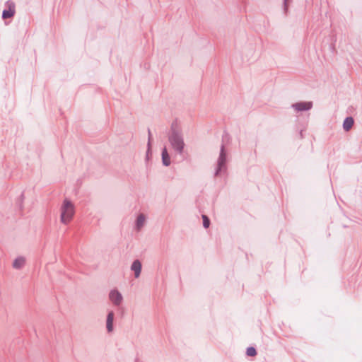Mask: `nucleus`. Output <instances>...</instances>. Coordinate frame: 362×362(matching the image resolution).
Masks as SVG:
<instances>
[{"label":"nucleus","instance_id":"f257e3e1","mask_svg":"<svg viewBox=\"0 0 362 362\" xmlns=\"http://www.w3.org/2000/svg\"><path fill=\"white\" fill-rule=\"evenodd\" d=\"M230 141L231 136L230 134L226 130H224L222 135L218 157L215 164L214 177H222L228 175V165L230 160V156L227 146L230 144Z\"/></svg>","mask_w":362,"mask_h":362},{"label":"nucleus","instance_id":"f03ea898","mask_svg":"<svg viewBox=\"0 0 362 362\" xmlns=\"http://www.w3.org/2000/svg\"><path fill=\"white\" fill-rule=\"evenodd\" d=\"M74 208L72 202L65 199L60 209V220L61 222L67 224L74 217Z\"/></svg>","mask_w":362,"mask_h":362},{"label":"nucleus","instance_id":"7ed1b4c3","mask_svg":"<svg viewBox=\"0 0 362 362\" xmlns=\"http://www.w3.org/2000/svg\"><path fill=\"white\" fill-rule=\"evenodd\" d=\"M168 141L176 153L182 156L185 146L182 133L169 134Z\"/></svg>","mask_w":362,"mask_h":362},{"label":"nucleus","instance_id":"20e7f679","mask_svg":"<svg viewBox=\"0 0 362 362\" xmlns=\"http://www.w3.org/2000/svg\"><path fill=\"white\" fill-rule=\"evenodd\" d=\"M337 35L332 33L330 35L325 37L322 43V49L325 51L327 49L331 54H335L337 53L336 49Z\"/></svg>","mask_w":362,"mask_h":362},{"label":"nucleus","instance_id":"39448f33","mask_svg":"<svg viewBox=\"0 0 362 362\" xmlns=\"http://www.w3.org/2000/svg\"><path fill=\"white\" fill-rule=\"evenodd\" d=\"M109 298L112 303L117 307L118 311H119L121 315H123L124 311L120 306V304L123 301V296L122 293L117 288H113L110 291Z\"/></svg>","mask_w":362,"mask_h":362},{"label":"nucleus","instance_id":"423d86ee","mask_svg":"<svg viewBox=\"0 0 362 362\" xmlns=\"http://www.w3.org/2000/svg\"><path fill=\"white\" fill-rule=\"evenodd\" d=\"M296 112H302L310 110L313 107L312 101L300 100L292 103L291 105Z\"/></svg>","mask_w":362,"mask_h":362},{"label":"nucleus","instance_id":"0eeeda50","mask_svg":"<svg viewBox=\"0 0 362 362\" xmlns=\"http://www.w3.org/2000/svg\"><path fill=\"white\" fill-rule=\"evenodd\" d=\"M16 14V4L12 0H8L5 2V8L2 11L1 18L6 19L12 18Z\"/></svg>","mask_w":362,"mask_h":362},{"label":"nucleus","instance_id":"6e6552de","mask_svg":"<svg viewBox=\"0 0 362 362\" xmlns=\"http://www.w3.org/2000/svg\"><path fill=\"white\" fill-rule=\"evenodd\" d=\"M130 269L134 273V277L138 279L142 271L141 262L139 259H134L130 266Z\"/></svg>","mask_w":362,"mask_h":362},{"label":"nucleus","instance_id":"1a4fd4ad","mask_svg":"<svg viewBox=\"0 0 362 362\" xmlns=\"http://www.w3.org/2000/svg\"><path fill=\"white\" fill-rule=\"evenodd\" d=\"M114 312L112 310H109L106 316V329L108 333H111L114 331Z\"/></svg>","mask_w":362,"mask_h":362},{"label":"nucleus","instance_id":"9d476101","mask_svg":"<svg viewBox=\"0 0 362 362\" xmlns=\"http://www.w3.org/2000/svg\"><path fill=\"white\" fill-rule=\"evenodd\" d=\"M161 160L163 165L165 167L169 166L171 163V158L165 146L161 151Z\"/></svg>","mask_w":362,"mask_h":362},{"label":"nucleus","instance_id":"9b49d317","mask_svg":"<svg viewBox=\"0 0 362 362\" xmlns=\"http://www.w3.org/2000/svg\"><path fill=\"white\" fill-rule=\"evenodd\" d=\"M25 264V258L23 256H18L13 261L12 266L16 269H21Z\"/></svg>","mask_w":362,"mask_h":362},{"label":"nucleus","instance_id":"f8f14e48","mask_svg":"<svg viewBox=\"0 0 362 362\" xmlns=\"http://www.w3.org/2000/svg\"><path fill=\"white\" fill-rule=\"evenodd\" d=\"M293 0H282L281 9L284 17H287L290 13V6Z\"/></svg>","mask_w":362,"mask_h":362},{"label":"nucleus","instance_id":"ddd939ff","mask_svg":"<svg viewBox=\"0 0 362 362\" xmlns=\"http://www.w3.org/2000/svg\"><path fill=\"white\" fill-rule=\"evenodd\" d=\"M146 224V218L143 216H138L134 221V229L140 230Z\"/></svg>","mask_w":362,"mask_h":362},{"label":"nucleus","instance_id":"4468645a","mask_svg":"<svg viewBox=\"0 0 362 362\" xmlns=\"http://www.w3.org/2000/svg\"><path fill=\"white\" fill-rule=\"evenodd\" d=\"M354 123V119L351 116H347L343 121V129L345 132L349 131Z\"/></svg>","mask_w":362,"mask_h":362},{"label":"nucleus","instance_id":"2eb2a0df","mask_svg":"<svg viewBox=\"0 0 362 362\" xmlns=\"http://www.w3.org/2000/svg\"><path fill=\"white\" fill-rule=\"evenodd\" d=\"M24 199H25V195H24V192H23L20 194V196L16 199V207L21 211H23V202H24Z\"/></svg>","mask_w":362,"mask_h":362},{"label":"nucleus","instance_id":"dca6fc26","mask_svg":"<svg viewBox=\"0 0 362 362\" xmlns=\"http://www.w3.org/2000/svg\"><path fill=\"white\" fill-rule=\"evenodd\" d=\"M173 133H182V131L177 124V119L172 122L170 126V131L169 134Z\"/></svg>","mask_w":362,"mask_h":362},{"label":"nucleus","instance_id":"f3484780","mask_svg":"<svg viewBox=\"0 0 362 362\" xmlns=\"http://www.w3.org/2000/svg\"><path fill=\"white\" fill-rule=\"evenodd\" d=\"M245 354L247 356L254 357L257 355V351L255 346H250L246 349Z\"/></svg>","mask_w":362,"mask_h":362},{"label":"nucleus","instance_id":"a211bd4d","mask_svg":"<svg viewBox=\"0 0 362 362\" xmlns=\"http://www.w3.org/2000/svg\"><path fill=\"white\" fill-rule=\"evenodd\" d=\"M202 225L205 229H207L211 225V220L209 216L206 214L202 215Z\"/></svg>","mask_w":362,"mask_h":362},{"label":"nucleus","instance_id":"6ab92c4d","mask_svg":"<svg viewBox=\"0 0 362 362\" xmlns=\"http://www.w3.org/2000/svg\"><path fill=\"white\" fill-rule=\"evenodd\" d=\"M151 145L152 144H147V149H146V162L148 160H150L152 156Z\"/></svg>","mask_w":362,"mask_h":362},{"label":"nucleus","instance_id":"aec40b11","mask_svg":"<svg viewBox=\"0 0 362 362\" xmlns=\"http://www.w3.org/2000/svg\"><path fill=\"white\" fill-rule=\"evenodd\" d=\"M153 142V135L150 130V129H148V142L147 144H152Z\"/></svg>","mask_w":362,"mask_h":362},{"label":"nucleus","instance_id":"412c9836","mask_svg":"<svg viewBox=\"0 0 362 362\" xmlns=\"http://www.w3.org/2000/svg\"><path fill=\"white\" fill-rule=\"evenodd\" d=\"M305 132V127H301L300 129H298V135L300 139L304 138V132Z\"/></svg>","mask_w":362,"mask_h":362},{"label":"nucleus","instance_id":"4be33fe9","mask_svg":"<svg viewBox=\"0 0 362 362\" xmlns=\"http://www.w3.org/2000/svg\"><path fill=\"white\" fill-rule=\"evenodd\" d=\"M135 362H137V361H136Z\"/></svg>","mask_w":362,"mask_h":362}]
</instances>
